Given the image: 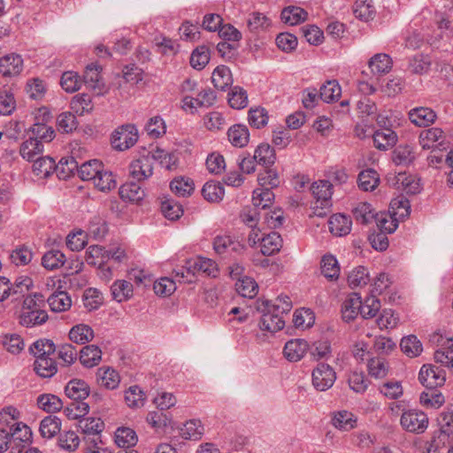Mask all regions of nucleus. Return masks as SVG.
<instances>
[{
  "mask_svg": "<svg viewBox=\"0 0 453 453\" xmlns=\"http://www.w3.org/2000/svg\"><path fill=\"white\" fill-rule=\"evenodd\" d=\"M137 441L136 433L132 428L119 427L115 432V442L119 448H132L137 443Z\"/></svg>",
  "mask_w": 453,
  "mask_h": 453,
  "instance_id": "36",
  "label": "nucleus"
},
{
  "mask_svg": "<svg viewBox=\"0 0 453 453\" xmlns=\"http://www.w3.org/2000/svg\"><path fill=\"white\" fill-rule=\"evenodd\" d=\"M254 158L257 164L264 165L265 168L271 167L276 159L274 149L269 144H260L254 152Z\"/></svg>",
  "mask_w": 453,
  "mask_h": 453,
  "instance_id": "42",
  "label": "nucleus"
},
{
  "mask_svg": "<svg viewBox=\"0 0 453 453\" xmlns=\"http://www.w3.org/2000/svg\"><path fill=\"white\" fill-rule=\"evenodd\" d=\"M282 242L280 234L271 232L261 239V253L264 256H273L280 250Z\"/></svg>",
  "mask_w": 453,
  "mask_h": 453,
  "instance_id": "25",
  "label": "nucleus"
},
{
  "mask_svg": "<svg viewBox=\"0 0 453 453\" xmlns=\"http://www.w3.org/2000/svg\"><path fill=\"white\" fill-rule=\"evenodd\" d=\"M269 203H264L261 210L264 211V219L271 228H277L283 225L284 212L280 208L269 210Z\"/></svg>",
  "mask_w": 453,
  "mask_h": 453,
  "instance_id": "53",
  "label": "nucleus"
},
{
  "mask_svg": "<svg viewBox=\"0 0 453 453\" xmlns=\"http://www.w3.org/2000/svg\"><path fill=\"white\" fill-rule=\"evenodd\" d=\"M308 13L303 8L298 6H287L285 7L280 14L281 20L285 24L295 26L302 23L307 19Z\"/></svg>",
  "mask_w": 453,
  "mask_h": 453,
  "instance_id": "28",
  "label": "nucleus"
},
{
  "mask_svg": "<svg viewBox=\"0 0 453 453\" xmlns=\"http://www.w3.org/2000/svg\"><path fill=\"white\" fill-rule=\"evenodd\" d=\"M79 427L81 432L87 435H95L99 437V434L104 430V424L99 418H86L79 421Z\"/></svg>",
  "mask_w": 453,
  "mask_h": 453,
  "instance_id": "56",
  "label": "nucleus"
},
{
  "mask_svg": "<svg viewBox=\"0 0 453 453\" xmlns=\"http://www.w3.org/2000/svg\"><path fill=\"white\" fill-rule=\"evenodd\" d=\"M409 119L417 127H429L437 119V114L428 107H416L409 111Z\"/></svg>",
  "mask_w": 453,
  "mask_h": 453,
  "instance_id": "17",
  "label": "nucleus"
},
{
  "mask_svg": "<svg viewBox=\"0 0 453 453\" xmlns=\"http://www.w3.org/2000/svg\"><path fill=\"white\" fill-rule=\"evenodd\" d=\"M65 392L70 399L83 401L89 395V387L86 381L73 379L67 383L65 388Z\"/></svg>",
  "mask_w": 453,
  "mask_h": 453,
  "instance_id": "21",
  "label": "nucleus"
},
{
  "mask_svg": "<svg viewBox=\"0 0 453 453\" xmlns=\"http://www.w3.org/2000/svg\"><path fill=\"white\" fill-rule=\"evenodd\" d=\"M360 295L357 293L350 294L343 302L342 306V316L344 321L349 322L356 319L359 312Z\"/></svg>",
  "mask_w": 453,
  "mask_h": 453,
  "instance_id": "26",
  "label": "nucleus"
},
{
  "mask_svg": "<svg viewBox=\"0 0 453 453\" xmlns=\"http://www.w3.org/2000/svg\"><path fill=\"white\" fill-rule=\"evenodd\" d=\"M138 140V131L134 125H123L114 131L111 136V145L119 150H125L135 144Z\"/></svg>",
  "mask_w": 453,
  "mask_h": 453,
  "instance_id": "4",
  "label": "nucleus"
},
{
  "mask_svg": "<svg viewBox=\"0 0 453 453\" xmlns=\"http://www.w3.org/2000/svg\"><path fill=\"white\" fill-rule=\"evenodd\" d=\"M336 380L334 369L326 363H319L311 373L312 386L320 392L331 388Z\"/></svg>",
  "mask_w": 453,
  "mask_h": 453,
  "instance_id": "3",
  "label": "nucleus"
},
{
  "mask_svg": "<svg viewBox=\"0 0 453 453\" xmlns=\"http://www.w3.org/2000/svg\"><path fill=\"white\" fill-rule=\"evenodd\" d=\"M445 140L444 132L438 127H431L420 132L418 142L424 150H429L441 145Z\"/></svg>",
  "mask_w": 453,
  "mask_h": 453,
  "instance_id": "15",
  "label": "nucleus"
},
{
  "mask_svg": "<svg viewBox=\"0 0 453 453\" xmlns=\"http://www.w3.org/2000/svg\"><path fill=\"white\" fill-rule=\"evenodd\" d=\"M23 70V59L18 54L0 58V73L4 77L19 75Z\"/></svg>",
  "mask_w": 453,
  "mask_h": 453,
  "instance_id": "13",
  "label": "nucleus"
},
{
  "mask_svg": "<svg viewBox=\"0 0 453 453\" xmlns=\"http://www.w3.org/2000/svg\"><path fill=\"white\" fill-rule=\"evenodd\" d=\"M430 66V58L427 55L418 54L410 59L408 69L411 73L423 74L428 72Z\"/></svg>",
  "mask_w": 453,
  "mask_h": 453,
  "instance_id": "63",
  "label": "nucleus"
},
{
  "mask_svg": "<svg viewBox=\"0 0 453 453\" xmlns=\"http://www.w3.org/2000/svg\"><path fill=\"white\" fill-rule=\"evenodd\" d=\"M330 232L336 236H344L350 233L352 221L349 217L337 213L331 216L328 221Z\"/></svg>",
  "mask_w": 453,
  "mask_h": 453,
  "instance_id": "18",
  "label": "nucleus"
},
{
  "mask_svg": "<svg viewBox=\"0 0 453 453\" xmlns=\"http://www.w3.org/2000/svg\"><path fill=\"white\" fill-rule=\"evenodd\" d=\"M415 159L413 148L408 144L397 146L392 153V160L396 165H409Z\"/></svg>",
  "mask_w": 453,
  "mask_h": 453,
  "instance_id": "37",
  "label": "nucleus"
},
{
  "mask_svg": "<svg viewBox=\"0 0 453 453\" xmlns=\"http://www.w3.org/2000/svg\"><path fill=\"white\" fill-rule=\"evenodd\" d=\"M356 18L360 20L368 21L375 16V8L372 0H356L353 7Z\"/></svg>",
  "mask_w": 453,
  "mask_h": 453,
  "instance_id": "51",
  "label": "nucleus"
},
{
  "mask_svg": "<svg viewBox=\"0 0 453 453\" xmlns=\"http://www.w3.org/2000/svg\"><path fill=\"white\" fill-rule=\"evenodd\" d=\"M418 380L426 388H438L444 385L445 371L434 365H424L418 373Z\"/></svg>",
  "mask_w": 453,
  "mask_h": 453,
  "instance_id": "5",
  "label": "nucleus"
},
{
  "mask_svg": "<svg viewBox=\"0 0 453 453\" xmlns=\"http://www.w3.org/2000/svg\"><path fill=\"white\" fill-rule=\"evenodd\" d=\"M271 302H265L264 304L266 308V311L263 313L259 327L261 330L268 332H278L281 330L285 326V321L282 318V313L273 311V309L269 307Z\"/></svg>",
  "mask_w": 453,
  "mask_h": 453,
  "instance_id": "10",
  "label": "nucleus"
},
{
  "mask_svg": "<svg viewBox=\"0 0 453 453\" xmlns=\"http://www.w3.org/2000/svg\"><path fill=\"white\" fill-rule=\"evenodd\" d=\"M97 383L109 390L119 387L120 377L118 372L111 367H101L96 372Z\"/></svg>",
  "mask_w": 453,
  "mask_h": 453,
  "instance_id": "19",
  "label": "nucleus"
},
{
  "mask_svg": "<svg viewBox=\"0 0 453 453\" xmlns=\"http://www.w3.org/2000/svg\"><path fill=\"white\" fill-rule=\"evenodd\" d=\"M321 273L328 280H337L340 275V266L333 255L323 256L320 263Z\"/></svg>",
  "mask_w": 453,
  "mask_h": 453,
  "instance_id": "44",
  "label": "nucleus"
},
{
  "mask_svg": "<svg viewBox=\"0 0 453 453\" xmlns=\"http://www.w3.org/2000/svg\"><path fill=\"white\" fill-rule=\"evenodd\" d=\"M61 420L56 416L45 417L40 423L39 431L42 437L51 439L60 432Z\"/></svg>",
  "mask_w": 453,
  "mask_h": 453,
  "instance_id": "39",
  "label": "nucleus"
},
{
  "mask_svg": "<svg viewBox=\"0 0 453 453\" xmlns=\"http://www.w3.org/2000/svg\"><path fill=\"white\" fill-rule=\"evenodd\" d=\"M79 162L75 159L73 154L68 158H62L58 165H55L54 172L60 180L69 178L78 170Z\"/></svg>",
  "mask_w": 453,
  "mask_h": 453,
  "instance_id": "41",
  "label": "nucleus"
},
{
  "mask_svg": "<svg viewBox=\"0 0 453 453\" xmlns=\"http://www.w3.org/2000/svg\"><path fill=\"white\" fill-rule=\"evenodd\" d=\"M429 424L427 415L418 410H408L402 413L400 425L403 430L413 434H423Z\"/></svg>",
  "mask_w": 453,
  "mask_h": 453,
  "instance_id": "2",
  "label": "nucleus"
},
{
  "mask_svg": "<svg viewBox=\"0 0 453 453\" xmlns=\"http://www.w3.org/2000/svg\"><path fill=\"white\" fill-rule=\"evenodd\" d=\"M79 176L83 180H94V179L103 171L102 163L97 159L79 163Z\"/></svg>",
  "mask_w": 453,
  "mask_h": 453,
  "instance_id": "33",
  "label": "nucleus"
},
{
  "mask_svg": "<svg viewBox=\"0 0 453 453\" xmlns=\"http://www.w3.org/2000/svg\"><path fill=\"white\" fill-rule=\"evenodd\" d=\"M78 127V121L73 113L64 111L57 118V127L61 133L69 134L74 131Z\"/></svg>",
  "mask_w": 453,
  "mask_h": 453,
  "instance_id": "62",
  "label": "nucleus"
},
{
  "mask_svg": "<svg viewBox=\"0 0 453 453\" xmlns=\"http://www.w3.org/2000/svg\"><path fill=\"white\" fill-rule=\"evenodd\" d=\"M111 290L113 299L119 303L131 298L134 291L132 283L124 280H116L111 287Z\"/></svg>",
  "mask_w": 453,
  "mask_h": 453,
  "instance_id": "40",
  "label": "nucleus"
},
{
  "mask_svg": "<svg viewBox=\"0 0 453 453\" xmlns=\"http://www.w3.org/2000/svg\"><path fill=\"white\" fill-rule=\"evenodd\" d=\"M263 200H258L257 203H253L251 206H246L242 209L240 214V218L242 221L246 224L248 226L253 228L256 227L260 215H261V207Z\"/></svg>",
  "mask_w": 453,
  "mask_h": 453,
  "instance_id": "45",
  "label": "nucleus"
},
{
  "mask_svg": "<svg viewBox=\"0 0 453 453\" xmlns=\"http://www.w3.org/2000/svg\"><path fill=\"white\" fill-rule=\"evenodd\" d=\"M379 182V174L373 169L362 171L358 175V187L364 191L373 190Z\"/></svg>",
  "mask_w": 453,
  "mask_h": 453,
  "instance_id": "58",
  "label": "nucleus"
},
{
  "mask_svg": "<svg viewBox=\"0 0 453 453\" xmlns=\"http://www.w3.org/2000/svg\"><path fill=\"white\" fill-rule=\"evenodd\" d=\"M264 173H259L257 180L261 186V192L258 193V189L253 191L252 198H263V196H272L274 198L275 195L271 192L272 188H277L280 185V177L278 173L267 167Z\"/></svg>",
  "mask_w": 453,
  "mask_h": 453,
  "instance_id": "6",
  "label": "nucleus"
},
{
  "mask_svg": "<svg viewBox=\"0 0 453 453\" xmlns=\"http://www.w3.org/2000/svg\"><path fill=\"white\" fill-rule=\"evenodd\" d=\"M372 73L383 74L388 73L393 65L392 58L386 53H377L368 62Z\"/></svg>",
  "mask_w": 453,
  "mask_h": 453,
  "instance_id": "27",
  "label": "nucleus"
},
{
  "mask_svg": "<svg viewBox=\"0 0 453 453\" xmlns=\"http://www.w3.org/2000/svg\"><path fill=\"white\" fill-rule=\"evenodd\" d=\"M373 221L380 232L392 234L398 227L397 220L389 211L378 212Z\"/></svg>",
  "mask_w": 453,
  "mask_h": 453,
  "instance_id": "46",
  "label": "nucleus"
},
{
  "mask_svg": "<svg viewBox=\"0 0 453 453\" xmlns=\"http://www.w3.org/2000/svg\"><path fill=\"white\" fill-rule=\"evenodd\" d=\"M332 424L337 429L349 431L355 427L356 419L351 412L341 411L334 415Z\"/></svg>",
  "mask_w": 453,
  "mask_h": 453,
  "instance_id": "59",
  "label": "nucleus"
},
{
  "mask_svg": "<svg viewBox=\"0 0 453 453\" xmlns=\"http://www.w3.org/2000/svg\"><path fill=\"white\" fill-rule=\"evenodd\" d=\"M43 150V145L36 139L31 137L22 142L19 149L20 156L27 161H35V157L41 155Z\"/></svg>",
  "mask_w": 453,
  "mask_h": 453,
  "instance_id": "38",
  "label": "nucleus"
},
{
  "mask_svg": "<svg viewBox=\"0 0 453 453\" xmlns=\"http://www.w3.org/2000/svg\"><path fill=\"white\" fill-rule=\"evenodd\" d=\"M93 329L86 324H79L73 326L69 332V338L78 344H85L94 338Z\"/></svg>",
  "mask_w": 453,
  "mask_h": 453,
  "instance_id": "34",
  "label": "nucleus"
},
{
  "mask_svg": "<svg viewBox=\"0 0 453 453\" xmlns=\"http://www.w3.org/2000/svg\"><path fill=\"white\" fill-rule=\"evenodd\" d=\"M213 249L219 255H241L245 250V246L230 235L225 234L214 238Z\"/></svg>",
  "mask_w": 453,
  "mask_h": 453,
  "instance_id": "8",
  "label": "nucleus"
},
{
  "mask_svg": "<svg viewBox=\"0 0 453 453\" xmlns=\"http://www.w3.org/2000/svg\"><path fill=\"white\" fill-rule=\"evenodd\" d=\"M56 163L50 157H39L33 165L34 173L40 178H47L54 173Z\"/></svg>",
  "mask_w": 453,
  "mask_h": 453,
  "instance_id": "47",
  "label": "nucleus"
},
{
  "mask_svg": "<svg viewBox=\"0 0 453 453\" xmlns=\"http://www.w3.org/2000/svg\"><path fill=\"white\" fill-rule=\"evenodd\" d=\"M146 401L145 394L138 386H131L125 392V402L130 408L136 409L144 405Z\"/></svg>",
  "mask_w": 453,
  "mask_h": 453,
  "instance_id": "54",
  "label": "nucleus"
},
{
  "mask_svg": "<svg viewBox=\"0 0 453 453\" xmlns=\"http://www.w3.org/2000/svg\"><path fill=\"white\" fill-rule=\"evenodd\" d=\"M388 211L399 224L410 216V200H391Z\"/></svg>",
  "mask_w": 453,
  "mask_h": 453,
  "instance_id": "52",
  "label": "nucleus"
},
{
  "mask_svg": "<svg viewBox=\"0 0 453 453\" xmlns=\"http://www.w3.org/2000/svg\"><path fill=\"white\" fill-rule=\"evenodd\" d=\"M374 146L380 150H387L397 142V134L391 128L377 130L372 134Z\"/></svg>",
  "mask_w": 453,
  "mask_h": 453,
  "instance_id": "22",
  "label": "nucleus"
},
{
  "mask_svg": "<svg viewBox=\"0 0 453 453\" xmlns=\"http://www.w3.org/2000/svg\"><path fill=\"white\" fill-rule=\"evenodd\" d=\"M377 213L372 204L365 201L358 203L352 209V214L356 221L364 225L372 223Z\"/></svg>",
  "mask_w": 453,
  "mask_h": 453,
  "instance_id": "24",
  "label": "nucleus"
},
{
  "mask_svg": "<svg viewBox=\"0 0 453 453\" xmlns=\"http://www.w3.org/2000/svg\"><path fill=\"white\" fill-rule=\"evenodd\" d=\"M313 198H332L335 194L334 186L329 180H318L310 184Z\"/></svg>",
  "mask_w": 453,
  "mask_h": 453,
  "instance_id": "35",
  "label": "nucleus"
},
{
  "mask_svg": "<svg viewBox=\"0 0 453 453\" xmlns=\"http://www.w3.org/2000/svg\"><path fill=\"white\" fill-rule=\"evenodd\" d=\"M65 262V254L58 250H50L42 257V265L47 270H56L64 265Z\"/></svg>",
  "mask_w": 453,
  "mask_h": 453,
  "instance_id": "48",
  "label": "nucleus"
},
{
  "mask_svg": "<svg viewBox=\"0 0 453 453\" xmlns=\"http://www.w3.org/2000/svg\"><path fill=\"white\" fill-rule=\"evenodd\" d=\"M214 87L219 90H226L233 83L230 69L226 65L217 66L211 75Z\"/></svg>",
  "mask_w": 453,
  "mask_h": 453,
  "instance_id": "30",
  "label": "nucleus"
},
{
  "mask_svg": "<svg viewBox=\"0 0 453 453\" xmlns=\"http://www.w3.org/2000/svg\"><path fill=\"white\" fill-rule=\"evenodd\" d=\"M109 260V254L102 246L91 245L88 248L85 255V261L88 265L100 266Z\"/></svg>",
  "mask_w": 453,
  "mask_h": 453,
  "instance_id": "43",
  "label": "nucleus"
},
{
  "mask_svg": "<svg viewBox=\"0 0 453 453\" xmlns=\"http://www.w3.org/2000/svg\"><path fill=\"white\" fill-rule=\"evenodd\" d=\"M34 370L42 378H50L57 372L58 368L53 358H40L35 360Z\"/></svg>",
  "mask_w": 453,
  "mask_h": 453,
  "instance_id": "61",
  "label": "nucleus"
},
{
  "mask_svg": "<svg viewBox=\"0 0 453 453\" xmlns=\"http://www.w3.org/2000/svg\"><path fill=\"white\" fill-rule=\"evenodd\" d=\"M37 405L47 412H57L63 408L61 399L52 394H42L37 397Z\"/></svg>",
  "mask_w": 453,
  "mask_h": 453,
  "instance_id": "50",
  "label": "nucleus"
},
{
  "mask_svg": "<svg viewBox=\"0 0 453 453\" xmlns=\"http://www.w3.org/2000/svg\"><path fill=\"white\" fill-rule=\"evenodd\" d=\"M204 428L200 420L187 421L180 429L181 437L186 440H199L203 434Z\"/></svg>",
  "mask_w": 453,
  "mask_h": 453,
  "instance_id": "55",
  "label": "nucleus"
},
{
  "mask_svg": "<svg viewBox=\"0 0 453 453\" xmlns=\"http://www.w3.org/2000/svg\"><path fill=\"white\" fill-rule=\"evenodd\" d=\"M156 161L155 155H143L133 161L130 165V174L138 181L148 179L153 174V165Z\"/></svg>",
  "mask_w": 453,
  "mask_h": 453,
  "instance_id": "7",
  "label": "nucleus"
},
{
  "mask_svg": "<svg viewBox=\"0 0 453 453\" xmlns=\"http://www.w3.org/2000/svg\"><path fill=\"white\" fill-rule=\"evenodd\" d=\"M11 440L14 449L21 451L25 443L30 442L32 439V431L28 426L22 422H15L10 427Z\"/></svg>",
  "mask_w": 453,
  "mask_h": 453,
  "instance_id": "12",
  "label": "nucleus"
},
{
  "mask_svg": "<svg viewBox=\"0 0 453 453\" xmlns=\"http://www.w3.org/2000/svg\"><path fill=\"white\" fill-rule=\"evenodd\" d=\"M79 354L80 362L88 368L96 366L102 360V350L94 344L84 346Z\"/></svg>",
  "mask_w": 453,
  "mask_h": 453,
  "instance_id": "20",
  "label": "nucleus"
},
{
  "mask_svg": "<svg viewBox=\"0 0 453 453\" xmlns=\"http://www.w3.org/2000/svg\"><path fill=\"white\" fill-rule=\"evenodd\" d=\"M147 423L156 431L165 428L171 422V416L164 410L150 411L146 417Z\"/></svg>",
  "mask_w": 453,
  "mask_h": 453,
  "instance_id": "57",
  "label": "nucleus"
},
{
  "mask_svg": "<svg viewBox=\"0 0 453 453\" xmlns=\"http://www.w3.org/2000/svg\"><path fill=\"white\" fill-rule=\"evenodd\" d=\"M309 349L308 342L303 339H292L286 342L283 353L290 362L301 360Z\"/></svg>",
  "mask_w": 453,
  "mask_h": 453,
  "instance_id": "14",
  "label": "nucleus"
},
{
  "mask_svg": "<svg viewBox=\"0 0 453 453\" xmlns=\"http://www.w3.org/2000/svg\"><path fill=\"white\" fill-rule=\"evenodd\" d=\"M172 192L178 196H190L195 190L194 181L188 177H176L170 183Z\"/></svg>",
  "mask_w": 453,
  "mask_h": 453,
  "instance_id": "31",
  "label": "nucleus"
},
{
  "mask_svg": "<svg viewBox=\"0 0 453 453\" xmlns=\"http://www.w3.org/2000/svg\"><path fill=\"white\" fill-rule=\"evenodd\" d=\"M47 302L50 310L54 312L65 311L72 306L71 297L65 291H59L51 294L48 297Z\"/></svg>",
  "mask_w": 453,
  "mask_h": 453,
  "instance_id": "32",
  "label": "nucleus"
},
{
  "mask_svg": "<svg viewBox=\"0 0 453 453\" xmlns=\"http://www.w3.org/2000/svg\"><path fill=\"white\" fill-rule=\"evenodd\" d=\"M88 411L89 406L87 403L73 400L64 409V413L69 419H81Z\"/></svg>",
  "mask_w": 453,
  "mask_h": 453,
  "instance_id": "64",
  "label": "nucleus"
},
{
  "mask_svg": "<svg viewBox=\"0 0 453 453\" xmlns=\"http://www.w3.org/2000/svg\"><path fill=\"white\" fill-rule=\"evenodd\" d=\"M227 138L230 143L237 148L245 147L250 140V132L245 125L235 124L229 127Z\"/></svg>",
  "mask_w": 453,
  "mask_h": 453,
  "instance_id": "23",
  "label": "nucleus"
},
{
  "mask_svg": "<svg viewBox=\"0 0 453 453\" xmlns=\"http://www.w3.org/2000/svg\"><path fill=\"white\" fill-rule=\"evenodd\" d=\"M397 188L401 189L406 195L415 196L422 190L421 180L416 175L400 173L395 177Z\"/></svg>",
  "mask_w": 453,
  "mask_h": 453,
  "instance_id": "16",
  "label": "nucleus"
},
{
  "mask_svg": "<svg viewBox=\"0 0 453 453\" xmlns=\"http://www.w3.org/2000/svg\"><path fill=\"white\" fill-rule=\"evenodd\" d=\"M228 104L231 108L241 110L248 104V94L247 91L239 87H234L228 93Z\"/></svg>",
  "mask_w": 453,
  "mask_h": 453,
  "instance_id": "60",
  "label": "nucleus"
},
{
  "mask_svg": "<svg viewBox=\"0 0 453 453\" xmlns=\"http://www.w3.org/2000/svg\"><path fill=\"white\" fill-rule=\"evenodd\" d=\"M444 396L437 388H426L420 394L419 402L426 408L438 409L444 403Z\"/></svg>",
  "mask_w": 453,
  "mask_h": 453,
  "instance_id": "29",
  "label": "nucleus"
},
{
  "mask_svg": "<svg viewBox=\"0 0 453 453\" xmlns=\"http://www.w3.org/2000/svg\"><path fill=\"white\" fill-rule=\"evenodd\" d=\"M327 180L334 186V192L337 196H342L341 191L348 192L354 188L349 181V177L343 168H332L326 173Z\"/></svg>",
  "mask_w": 453,
  "mask_h": 453,
  "instance_id": "11",
  "label": "nucleus"
},
{
  "mask_svg": "<svg viewBox=\"0 0 453 453\" xmlns=\"http://www.w3.org/2000/svg\"><path fill=\"white\" fill-rule=\"evenodd\" d=\"M199 273L216 277L219 273L218 265L212 259L203 257L187 260V273L196 275Z\"/></svg>",
  "mask_w": 453,
  "mask_h": 453,
  "instance_id": "9",
  "label": "nucleus"
},
{
  "mask_svg": "<svg viewBox=\"0 0 453 453\" xmlns=\"http://www.w3.org/2000/svg\"><path fill=\"white\" fill-rule=\"evenodd\" d=\"M49 319L45 310V300L42 294L35 293L24 297L18 312L21 326L32 328L43 325Z\"/></svg>",
  "mask_w": 453,
  "mask_h": 453,
  "instance_id": "1",
  "label": "nucleus"
},
{
  "mask_svg": "<svg viewBox=\"0 0 453 453\" xmlns=\"http://www.w3.org/2000/svg\"><path fill=\"white\" fill-rule=\"evenodd\" d=\"M341 86L335 80L327 81L319 89V97L326 103L337 100L341 96Z\"/></svg>",
  "mask_w": 453,
  "mask_h": 453,
  "instance_id": "49",
  "label": "nucleus"
}]
</instances>
